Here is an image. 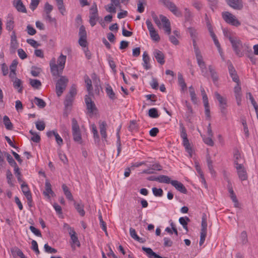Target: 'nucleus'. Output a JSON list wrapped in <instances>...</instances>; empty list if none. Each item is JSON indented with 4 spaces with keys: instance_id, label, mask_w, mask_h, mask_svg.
<instances>
[{
    "instance_id": "1",
    "label": "nucleus",
    "mask_w": 258,
    "mask_h": 258,
    "mask_svg": "<svg viewBox=\"0 0 258 258\" xmlns=\"http://www.w3.org/2000/svg\"><path fill=\"white\" fill-rule=\"evenodd\" d=\"M67 56L61 54L57 60V64L55 63V61L52 59L50 62V67L51 73L53 76L59 77L62 74V71L64 68L66 61Z\"/></svg>"
},
{
    "instance_id": "2",
    "label": "nucleus",
    "mask_w": 258,
    "mask_h": 258,
    "mask_svg": "<svg viewBox=\"0 0 258 258\" xmlns=\"http://www.w3.org/2000/svg\"><path fill=\"white\" fill-rule=\"evenodd\" d=\"M151 15L153 21L158 28L159 29L162 28L161 21L163 23V27L164 28L165 32L167 35L170 34L171 31L170 22L167 18L163 15H160L159 18L154 12H152Z\"/></svg>"
},
{
    "instance_id": "3",
    "label": "nucleus",
    "mask_w": 258,
    "mask_h": 258,
    "mask_svg": "<svg viewBox=\"0 0 258 258\" xmlns=\"http://www.w3.org/2000/svg\"><path fill=\"white\" fill-rule=\"evenodd\" d=\"M180 135L182 139V145L185 151L189 154L190 157L192 156V149L187 138L186 129L181 122H179Z\"/></svg>"
},
{
    "instance_id": "4",
    "label": "nucleus",
    "mask_w": 258,
    "mask_h": 258,
    "mask_svg": "<svg viewBox=\"0 0 258 258\" xmlns=\"http://www.w3.org/2000/svg\"><path fill=\"white\" fill-rule=\"evenodd\" d=\"M72 130L73 140L78 144H82V138L80 126L78 121L75 118L72 120Z\"/></svg>"
},
{
    "instance_id": "5",
    "label": "nucleus",
    "mask_w": 258,
    "mask_h": 258,
    "mask_svg": "<svg viewBox=\"0 0 258 258\" xmlns=\"http://www.w3.org/2000/svg\"><path fill=\"white\" fill-rule=\"evenodd\" d=\"M69 80L65 76H60V78L57 81L55 86L56 93L59 97L61 95L64 90L66 89Z\"/></svg>"
},
{
    "instance_id": "6",
    "label": "nucleus",
    "mask_w": 258,
    "mask_h": 258,
    "mask_svg": "<svg viewBox=\"0 0 258 258\" xmlns=\"http://www.w3.org/2000/svg\"><path fill=\"white\" fill-rule=\"evenodd\" d=\"M215 95L216 99L218 100L219 103V107L220 109L221 113L223 117H226L227 110V101L226 98L222 97L217 92L215 93Z\"/></svg>"
},
{
    "instance_id": "7",
    "label": "nucleus",
    "mask_w": 258,
    "mask_h": 258,
    "mask_svg": "<svg viewBox=\"0 0 258 258\" xmlns=\"http://www.w3.org/2000/svg\"><path fill=\"white\" fill-rule=\"evenodd\" d=\"M223 20L228 24L235 26L240 25V22L236 19L235 17L228 12H224L222 14Z\"/></svg>"
},
{
    "instance_id": "8",
    "label": "nucleus",
    "mask_w": 258,
    "mask_h": 258,
    "mask_svg": "<svg viewBox=\"0 0 258 258\" xmlns=\"http://www.w3.org/2000/svg\"><path fill=\"white\" fill-rule=\"evenodd\" d=\"M98 19L97 7L96 3H94L90 9L89 23L92 27L96 25Z\"/></svg>"
},
{
    "instance_id": "9",
    "label": "nucleus",
    "mask_w": 258,
    "mask_h": 258,
    "mask_svg": "<svg viewBox=\"0 0 258 258\" xmlns=\"http://www.w3.org/2000/svg\"><path fill=\"white\" fill-rule=\"evenodd\" d=\"M148 29L149 31L151 39L156 42H158L160 40V37L158 32L155 29L152 22L149 19H147L146 21Z\"/></svg>"
},
{
    "instance_id": "10",
    "label": "nucleus",
    "mask_w": 258,
    "mask_h": 258,
    "mask_svg": "<svg viewBox=\"0 0 258 258\" xmlns=\"http://www.w3.org/2000/svg\"><path fill=\"white\" fill-rule=\"evenodd\" d=\"M230 42L236 54L239 57L242 56L243 53L241 50L242 47L241 41L239 39L235 37L233 40H230Z\"/></svg>"
},
{
    "instance_id": "11",
    "label": "nucleus",
    "mask_w": 258,
    "mask_h": 258,
    "mask_svg": "<svg viewBox=\"0 0 258 258\" xmlns=\"http://www.w3.org/2000/svg\"><path fill=\"white\" fill-rule=\"evenodd\" d=\"M164 6L170 10L174 15L177 17H181L182 14L179 11L176 5L169 0H164Z\"/></svg>"
},
{
    "instance_id": "12",
    "label": "nucleus",
    "mask_w": 258,
    "mask_h": 258,
    "mask_svg": "<svg viewBox=\"0 0 258 258\" xmlns=\"http://www.w3.org/2000/svg\"><path fill=\"white\" fill-rule=\"evenodd\" d=\"M100 135L103 141L107 142V135L106 133L107 123L105 121L99 120L98 122Z\"/></svg>"
},
{
    "instance_id": "13",
    "label": "nucleus",
    "mask_w": 258,
    "mask_h": 258,
    "mask_svg": "<svg viewBox=\"0 0 258 258\" xmlns=\"http://www.w3.org/2000/svg\"><path fill=\"white\" fill-rule=\"evenodd\" d=\"M236 169L237 174L239 178L242 180H245L247 179V174L244 166L242 165H237V166H235Z\"/></svg>"
},
{
    "instance_id": "14",
    "label": "nucleus",
    "mask_w": 258,
    "mask_h": 258,
    "mask_svg": "<svg viewBox=\"0 0 258 258\" xmlns=\"http://www.w3.org/2000/svg\"><path fill=\"white\" fill-rule=\"evenodd\" d=\"M225 1L230 7L235 10H241L243 7L242 0H225Z\"/></svg>"
},
{
    "instance_id": "15",
    "label": "nucleus",
    "mask_w": 258,
    "mask_h": 258,
    "mask_svg": "<svg viewBox=\"0 0 258 258\" xmlns=\"http://www.w3.org/2000/svg\"><path fill=\"white\" fill-rule=\"evenodd\" d=\"M228 68L229 74L231 77L232 78L233 81L236 83H239V77L237 74L235 69H234L233 66L231 62H230L229 64H228Z\"/></svg>"
},
{
    "instance_id": "16",
    "label": "nucleus",
    "mask_w": 258,
    "mask_h": 258,
    "mask_svg": "<svg viewBox=\"0 0 258 258\" xmlns=\"http://www.w3.org/2000/svg\"><path fill=\"white\" fill-rule=\"evenodd\" d=\"M171 184L178 191L181 193L186 194H187V189L184 185L180 182L176 180H173L171 181Z\"/></svg>"
},
{
    "instance_id": "17",
    "label": "nucleus",
    "mask_w": 258,
    "mask_h": 258,
    "mask_svg": "<svg viewBox=\"0 0 258 258\" xmlns=\"http://www.w3.org/2000/svg\"><path fill=\"white\" fill-rule=\"evenodd\" d=\"M153 55L158 63L161 64H163L165 63V56L162 51L157 49H155L153 51Z\"/></svg>"
},
{
    "instance_id": "18",
    "label": "nucleus",
    "mask_w": 258,
    "mask_h": 258,
    "mask_svg": "<svg viewBox=\"0 0 258 258\" xmlns=\"http://www.w3.org/2000/svg\"><path fill=\"white\" fill-rule=\"evenodd\" d=\"M142 250L145 252L149 258H168L167 257H162L160 255L156 254L153 250L150 247H142Z\"/></svg>"
},
{
    "instance_id": "19",
    "label": "nucleus",
    "mask_w": 258,
    "mask_h": 258,
    "mask_svg": "<svg viewBox=\"0 0 258 258\" xmlns=\"http://www.w3.org/2000/svg\"><path fill=\"white\" fill-rule=\"evenodd\" d=\"M13 5L18 12L26 13L27 10L22 0H14Z\"/></svg>"
},
{
    "instance_id": "20",
    "label": "nucleus",
    "mask_w": 258,
    "mask_h": 258,
    "mask_svg": "<svg viewBox=\"0 0 258 258\" xmlns=\"http://www.w3.org/2000/svg\"><path fill=\"white\" fill-rule=\"evenodd\" d=\"M85 103L87 106V109L90 113H93V111L96 109L95 105L91 98L87 96H86L85 99Z\"/></svg>"
},
{
    "instance_id": "21",
    "label": "nucleus",
    "mask_w": 258,
    "mask_h": 258,
    "mask_svg": "<svg viewBox=\"0 0 258 258\" xmlns=\"http://www.w3.org/2000/svg\"><path fill=\"white\" fill-rule=\"evenodd\" d=\"M150 58L146 51H144L143 54V66L144 68L146 70H149L151 68V66L149 63Z\"/></svg>"
},
{
    "instance_id": "22",
    "label": "nucleus",
    "mask_w": 258,
    "mask_h": 258,
    "mask_svg": "<svg viewBox=\"0 0 258 258\" xmlns=\"http://www.w3.org/2000/svg\"><path fill=\"white\" fill-rule=\"evenodd\" d=\"M43 194L48 198H50L49 194H51L52 196L54 194L51 189V185L48 180L45 181V190L43 191Z\"/></svg>"
},
{
    "instance_id": "23",
    "label": "nucleus",
    "mask_w": 258,
    "mask_h": 258,
    "mask_svg": "<svg viewBox=\"0 0 258 258\" xmlns=\"http://www.w3.org/2000/svg\"><path fill=\"white\" fill-rule=\"evenodd\" d=\"M206 162L207 163L208 167L209 170L210 172L212 175H215L216 173L214 169L213 165V161L211 159V157L210 156L209 154H207L206 155Z\"/></svg>"
},
{
    "instance_id": "24",
    "label": "nucleus",
    "mask_w": 258,
    "mask_h": 258,
    "mask_svg": "<svg viewBox=\"0 0 258 258\" xmlns=\"http://www.w3.org/2000/svg\"><path fill=\"white\" fill-rule=\"evenodd\" d=\"M13 82L14 88L17 89L19 93H21L23 89L22 81L20 79L15 78V80H13Z\"/></svg>"
},
{
    "instance_id": "25",
    "label": "nucleus",
    "mask_w": 258,
    "mask_h": 258,
    "mask_svg": "<svg viewBox=\"0 0 258 258\" xmlns=\"http://www.w3.org/2000/svg\"><path fill=\"white\" fill-rule=\"evenodd\" d=\"M69 234L71 236L72 244H75L78 247H80V243L74 230H71V232H69Z\"/></svg>"
},
{
    "instance_id": "26",
    "label": "nucleus",
    "mask_w": 258,
    "mask_h": 258,
    "mask_svg": "<svg viewBox=\"0 0 258 258\" xmlns=\"http://www.w3.org/2000/svg\"><path fill=\"white\" fill-rule=\"evenodd\" d=\"M178 83L181 87V91L184 92L186 89L187 86L182 75L180 72L178 73Z\"/></svg>"
},
{
    "instance_id": "27",
    "label": "nucleus",
    "mask_w": 258,
    "mask_h": 258,
    "mask_svg": "<svg viewBox=\"0 0 258 258\" xmlns=\"http://www.w3.org/2000/svg\"><path fill=\"white\" fill-rule=\"evenodd\" d=\"M188 89L191 101L194 104H197L198 97H197V95L196 94L194 88L192 86H190V87H189Z\"/></svg>"
},
{
    "instance_id": "28",
    "label": "nucleus",
    "mask_w": 258,
    "mask_h": 258,
    "mask_svg": "<svg viewBox=\"0 0 258 258\" xmlns=\"http://www.w3.org/2000/svg\"><path fill=\"white\" fill-rule=\"evenodd\" d=\"M207 218L205 213L202 214V222H201V232H207Z\"/></svg>"
},
{
    "instance_id": "29",
    "label": "nucleus",
    "mask_w": 258,
    "mask_h": 258,
    "mask_svg": "<svg viewBox=\"0 0 258 258\" xmlns=\"http://www.w3.org/2000/svg\"><path fill=\"white\" fill-rule=\"evenodd\" d=\"M62 188L66 198L70 201H73V197L68 187L66 184H63L62 185Z\"/></svg>"
},
{
    "instance_id": "30",
    "label": "nucleus",
    "mask_w": 258,
    "mask_h": 258,
    "mask_svg": "<svg viewBox=\"0 0 258 258\" xmlns=\"http://www.w3.org/2000/svg\"><path fill=\"white\" fill-rule=\"evenodd\" d=\"M92 132L93 134V138L95 143L98 144L100 142V137L97 130V127L94 124L92 125Z\"/></svg>"
},
{
    "instance_id": "31",
    "label": "nucleus",
    "mask_w": 258,
    "mask_h": 258,
    "mask_svg": "<svg viewBox=\"0 0 258 258\" xmlns=\"http://www.w3.org/2000/svg\"><path fill=\"white\" fill-rule=\"evenodd\" d=\"M3 121L5 125V127L7 130H12L13 128V125L12 123L11 122L10 119L9 117L5 115L3 117Z\"/></svg>"
},
{
    "instance_id": "32",
    "label": "nucleus",
    "mask_w": 258,
    "mask_h": 258,
    "mask_svg": "<svg viewBox=\"0 0 258 258\" xmlns=\"http://www.w3.org/2000/svg\"><path fill=\"white\" fill-rule=\"evenodd\" d=\"M106 93L110 99L114 100L116 99L115 93L112 87L109 84L107 85L106 87Z\"/></svg>"
},
{
    "instance_id": "33",
    "label": "nucleus",
    "mask_w": 258,
    "mask_h": 258,
    "mask_svg": "<svg viewBox=\"0 0 258 258\" xmlns=\"http://www.w3.org/2000/svg\"><path fill=\"white\" fill-rule=\"evenodd\" d=\"M76 209L81 216H84L85 214V212L84 210V205L82 203H74Z\"/></svg>"
},
{
    "instance_id": "34",
    "label": "nucleus",
    "mask_w": 258,
    "mask_h": 258,
    "mask_svg": "<svg viewBox=\"0 0 258 258\" xmlns=\"http://www.w3.org/2000/svg\"><path fill=\"white\" fill-rule=\"evenodd\" d=\"M241 160V156L239 151H236L234 154V163L235 166H237V165H242V164L240 163Z\"/></svg>"
},
{
    "instance_id": "35",
    "label": "nucleus",
    "mask_w": 258,
    "mask_h": 258,
    "mask_svg": "<svg viewBox=\"0 0 258 258\" xmlns=\"http://www.w3.org/2000/svg\"><path fill=\"white\" fill-rule=\"evenodd\" d=\"M171 180L170 179V178L167 176L164 175H161L158 176V181L160 183H171Z\"/></svg>"
},
{
    "instance_id": "36",
    "label": "nucleus",
    "mask_w": 258,
    "mask_h": 258,
    "mask_svg": "<svg viewBox=\"0 0 258 258\" xmlns=\"http://www.w3.org/2000/svg\"><path fill=\"white\" fill-rule=\"evenodd\" d=\"M107 60L113 72L114 73V74H115L116 73V65L113 60V58L111 57L110 55H108L107 56Z\"/></svg>"
},
{
    "instance_id": "37",
    "label": "nucleus",
    "mask_w": 258,
    "mask_h": 258,
    "mask_svg": "<svg viewBox=\"0 0 258 258\" xmlns=\"http://www.w3.org/2000/svg\"><path fill=\"white\" fill-rule=\"evenodd\" d=\"M74 98L71 96H66L65 100L64 101V105L65 109L67 110L72 105Z\"/></svg>"
},
{
    "instance_id": "38",
    "label": "nucleus",
    "mask_w": 258,
    "mask_h": 258,
    "mask_svg": "<svg viewBox=\"0 0 258 258\" xmlns=\"http://www.w3.org/2000/svg\"><path fill=\"white\" fill-rule=\"evenodd\" d=\"M236 86L234 88V92L235 99L242 97L241 88L240 86L239 83H236Z\"/></svg>"
},
{
    "instance_id": "39",
    "label": "nucleus",
    "mask_w": 258,
    "mask_h": 258,
    "mask_svg": "<svg viewBox=\"0 0 258 258\" xmlns=\"http://www.w3.org/2000/svg\"><path fill=\"white\" fill-rule=\"evenodd\" d=\"M208 69H209V72L211 74V77L212 78L213 82L214 83L217 82L218 80V76L216 72L215 71V70L213 69V68L212 66H209L208 67Z\"/></svg>"
},
{
    "instance_id": "40",
    "label": "nucleus",
    "mask_w": 258,
    "mask_h": 258,
    "mask_svg": "<svg viewBox=\"0 0 258 258\" xmlns=\"http://www.w3.org/2000/svg\"><path fill=\"white\" fill-rule=\"evenodd\" d=\"M59 12L62 15H64L66 9L63 5V0H55Z\"/></svg>"
},
{
    "instance_id": "41",
    "label": "nucleus",
    "mask_w": 258,
    "mask_h": 258,
    "mask_svg": "<svg viewBox=\"0 0 258 258\" xmlns=\"http://www.w3.org/2000/svg\"><path fill=\"white\" fill-rule=\"evenodd\" d=\"M30 84L34 89H38L41 86V82L37 79H30Z\"/></svg>"
},
{
    "instance_id": "42",
    "label": "nucleus",
    "mask_w": 258,
    "mask_h": 258,
    "mask_svg": "<svg viewBox=\"0 0 258 258\" xmlns=\"http://www.w3.org/2000/svg\"><path fill=\"white\" fill-rule=\"evenodd\" d=\"M34 100L36 105L39 108H43L46 106V104L43 99L37 97H35Z\"/></svg>"
},
{
    "instance_id": "43",
    "label": "nucleus",
    "mask_w": 258,
    "mask_h": 258,
    "mask_svg": "<svg viewBox=\"0 0 258 258\" xmlns=\"http://www.w3.org/2000/svg\"><path fill=\"white\" fill-rule=\"evenodd\" d=\"M5 154H6V156L7 157V160L11 166L13 167L14 168V169L16 168V167H18L17 163L15 162V161L13 158V157L11 156V155H10L9 153H6Z\"/></svg>"
},
{
    "instance_id": "44",
    "label": "nucleus",
    "mask_w": 258,
    "mask_h": 258,
    "mask_svg": "<svg viewBox=\"0 0 258 258\" xmlns=\"http://www.w3.org/2000/svg\"><path fill=\"white\" fill-rule=\"evenodd\" d=\"M138 12L142 13L144 12L145 10V5H146V0H139L138 2Z\"/></svg>"
},
{
    "instance_id": "45",
    "label": "nucleus",
    "mask_w": 258,
    "mask_h": 258,
    "mask_svg": "<svg viewBox=\"0 0 258 258\" xmlns=\"http://www.w3.org/2000/svg\"><path fill=\"white\" fill-rule=\"evenodd\" d=\"M130 234L132 238H133L135 240L140 242H142L141 241L142 238L138 236L136 233V230L132 227H131L130 228Z\"/></svg>"
},
{
    "instance_id": "46",
    "label": "nucleus",
    "mask_w": 258,
    "mask_h": 258,
    "mask_svg": "<svg viewBox=\"0 0 258 258\" xmlns=\"http://www.w3.org/2000/svg\"><path fill=\"white\" fill-rule=\"evenodd\" d=\"M149 116L150 117L156 118L159 117V115L158 110L155 108H152L149 110Z\"/></svg>"
},
{
    "instance_id": "47",
    "label": "nucleus",
    "mask_w": 258,
    "mask_h": 258,
    "mask_svg": "<svg viewBox=\"0 0 258 258\" xmlns=\"http://www.w3.org/2000/svg\"><path fill=\"white\" fill-rule=\"evenodd\" d=\"M44 248L45 251L48 253H55L57 251L55 248L51 247L47 243L44 244Z\"/></svg>"
},
{
    "instance_id": "48",
    "label": "nucleus",
    "mask_w": 258,
    "mask_h": 258,
    "mask_svg": "<svg viewBox=\"0 0 258 258\" xmlns=\"http://www.w3.org/2000/svg\"><path fill=\"white\" fill-rule=\"evenodd\" d=\"M14 27V22L12 20V19L7 20V23H6V29L9 31H11L13 30Z\"/></svg>"
},
{
    "instance_id": "49",
    "label": "nucleus",
    "mask_w": 258,
    "mask_h": 258,
    "mask_svg": "<svg viewBox=\"0 0 258 258\" xmlns=\"http://www.w3.org/2000/svg\"><path fill=\"white\" fill-rule=\"evenodd\" d=\"M152 192L155 197H161L163 196V191L161 188H157L156 187L152 188Z\"/></svg>"
},
{
    "instance_id": "50",
    "label": "nucleus",
    "mask_w": 258,
    "mask_h": 258,
    "mask_svg": "<svg viewBox=\"0 0 258 258\" xmlns=\"http://www.w3.org/2000/svg\"><path fill=\"white\" fill-rule=\"evenodd\" d=\"M18 47L19 43L18 41L10 42V50L11 53H15Z\"/></svg>"
},
{
    "instance_id": "51",
    "label": "nucleus",
    "mask_w": 258,
    "mask_h": 258,
    "mask_svg": "<svg viewBox=\"0 0 258 258\" xmlns=\"http://www.w3.org/2000/svg\"><path fill=\"white\" fill-rule=\"evenodd\" d=\"M246 97H248L249 99L250 100V102L253 105L254 109H256V108L258 107V105L254 100L252 94L250 92H248L246 93Z\"/></svg>"
},
{
    "instance_id": "52",
    "label": "nucleus",
    "mask_w": 258,
    "mask_h": 258,
    "mask_svg": "<svg viewBox=\"0 0 258 258\" xmlns=\"http://www.w3.org/2000/svg\"><path fill=\"white\" fill-rule=\"evenodd\" d=\"M31 243H32V247H31L32 249L36 253V254L37 255L39 254L40 251L38 249V244H37V242L34 240H32Z\"/></svg>"
},
{
    "instance_id": "53",
    "label": "nucleus",
    "mask_w": 258,
    "mask_h": 258,
    "mask_svg": "<svg viewBox=\"0 0 258 258\" xmlns=\"http://www.w3.org/2000/svg\"><path fill=\"white\" fill-rule=\"evenodd\" d=\"M40 0H31L30 4V9L32 11H34L38 6Z\"/></svg>"
},
{
    "instance_id": "54",
    "label": "nucleus",
    "mask_w": 258,
    "mask_h": 258,
    "mask_svg": "<svg viewBox=\"0 0 258 258\" xmlns=\"http://www.w3.org/2000/svg\"><path fill=\"white\" fill-rule=\"evenodd\" d=\"M45 124L43 121H37L36 122V128L40 131H43L45 128Z\"/></svg>"
},
{
    "instance_id": "55",
    "label": "nucleus",
    "mask_w": 258,
    "mask_h": 258,
    "mask_svg": "<svg viewBox=\"0 0 258 258\" xmlns=\"http://www.w3.org/2000/svg\"><path fill=\"white\" fill-rule=\"evenodd\" d=\"M79 37H87V32L84 25L80 26L79 32Z\"/></svg>"
},
{
    "instance_id": "56",
    "label": "nucleus",
    "mask_w": 258,
    "mask_h": 258,
    "mask_svg": "<svg viewBox=\"0 0 258 258\" xmlns=\"http://www.w3.org/2000/svg\"><path fill=\"white\" fill-rule=\"evenodd\" d=\"M6 176L8 184L11 186H13V184L12 182V179L13 178V174L10 170H8L7 171Z\"/></svg>"
},
{
    "instance_id": "57",
    "label": "nucleus",
    "mask_w": 258,
    "mask_h": 258,
    "mask_svg": "<svg viewBox=\"0 0 258 258\" xmlns=\"http://www.w3.org/2000/svg\"><path fill=\"white\" fill-rule=\"evenodd\" d=\"M79 45L83 47H86L87 46V37H79L78 40Z\"/></svg>"
},
{
    "instance_id": "58",
    "label": "nucleus",
    "mask_w": 258,
    "mask_h": 258,
    "mask_svg": "<svg viewBox=\"0 0 258 258\" xmlns=\"http://www.w3.org/2000/svg\"><path fill=\"white\" fill-rule=\"evenodd\" d=\"M211 137H204L203 138V139L204 142L206 144H207L210 146H213L214 143L213 141L212 140Z\"/></svg>"
},
{
    "instance_id": "59",
    "label": "nucleus",
    "mask_w": 258,
    "mask_h": 258,
    "mask_svg": "<svg viewBox=\"0 0 258 258\" xmlns=\"http://www.w3.org/2000/svg\"><path fill=\"white\" fill-rule=\"evenodd\" d=\"M29 229L31 230V231L33 234H34L36 236H38V237L42 236V234H41L40 230H38V229L36 228L35 227H34L33 226H30L29 227Z\"/></svg>"
},
{
    "instance_id": "60",
    "label": "nucleus",
    "mask_w": 258,
    "mask_h": 258,
    "mask_svg": "<svg viewBox=\"0 0 258 258\" xmlns=\"http://www.w3.org/2000/svg\"><path fill=\"white\" fill-rule=\"evenodd\" d=\"M185 106L187 108L188 111V112H187V114H188L187 118H188L189 116H190L193 113L192 107L190 103L187 101H185Z\"/></svg>"
},
{
    "instance_id": "61",
    "label": "nucleus",
    "mask_w": 258,
    "mask_h": 258,
    "mask_svg": "<svg viewBox=\"0 0 258 258\" xmlns=\"http://www.w3.org/2000/svg\"><path fill=\"white\" fill-rule=\"evenodd\" d=\"M192 6L198 11L201 10V9L202 8V4L201 2L197 0H194L192 2Z\"/></svg>"
},
{
    "instance_id": "62",
    "label": "nucleus",
    "mask_w": 258,
    "mask_h": 258,
    "mask_svg": "<svg viewBox=\"0 0 258 258\" xmlns=\"http://www.w3.org/2000/svg\"><path fill=\"white\" fill-rule=\"evenodd\" d=\"M26 42L34 48H37L40 46V44L33 39H27Z\"/></svg>"
},
{
    "instance_id": "63",
    "label": "nucleus",
    "mask_w": 258,
    "mask_h": 258,
    "mask_svg": "<svg viewBox=\"0 0 258 258\" xmlns=\"http://www.w3.org/2000/svg\"><path fill=\"white\" fill-rule=\"evenodd\" d=\"M184 17L186 21H189L192 17V14L187 8L184 9Z\"/></svg>"
},
{
    "instance_id": "64",
    "label": "nucleus",
    "mask_w": 258,
    "mask_h": 258,
    "mask_svg": "<svg viewBox=\"0 0 258 258\" xmlns=\"http://www.w3.org/2000/svg\"><path fill=\"white\" fill-rule=\"evenodd\" d=\"M27 31L28 34L30 35H34L36 33V30L30 25H28L27 26Z\"/></svg>"
}]
</instances>
